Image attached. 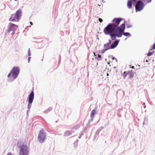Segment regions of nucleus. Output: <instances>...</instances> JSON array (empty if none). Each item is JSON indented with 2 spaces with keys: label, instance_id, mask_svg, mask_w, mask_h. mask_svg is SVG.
I'll list each match as a JSON object with an SVG mask.
<instances>
[{
  "label": "nucleus",
  "instance_id": "f257e3e1",
  "mask_svg": "<svg viewBox=\"0 0 155 155\" xmlns=\"http://www.w3.org/2000/svg\"><path fill=\"white\" fill-rule=\"evenodd\" d=\"M103 31L105 35L110 36L112 40H114L118 31L110 23L104 28Z\"/></svg>",
  "mask_w": 155,
  "mask_h": 155
},
{
  "label": "nucleus",
  "instance_id": "f03ea898",
  "mask_svg": "<svg viewBox=\"0 0 155 155\" xmlns=\"http://www.w3.org/2000/svg\"><path fill=\"white\" fill-rule=\"evenodd\" d=\"M20 72V69L18 67L13 68L7 76L8 82H12L18 77Z\"/></svg>",
  "mask_w": 155,
  "mask_h": 155
},
{
  "label": "nucleus",
  "instance_id": "7ed1b4c3",
  "mask_svg": "<svg viewBox=\"0 0 155 155\" xmlns=\"http://www.w3.org/2000/svg\"><path fill=\"white\" fill-rule=\"evenodd\" d=\"M22 15V12L21 9L17 10L15 14L11 15L9 20L10 21L18 22Z\"/></svg>",
  "mask_w": 155,
  "mask_h": 155
},
{
  "label": "nucleus",
  "instance_id": "20e7f679",
  "mask_svg": "<svg viewBox=\"0 0 155 155\" xmlns=\"http://www.w3.org/2000/svg\"><path fill=\"white\" fill-rule=\"evenodd\" d=\"M17 146L20 149L19 155H28L29 153V149L27 145L23 143H18Z\"/></svg>",
  "mask_w": 155,
  "mask_h": 155
},
{
  "label": "nucleus",
  "instance_id": "39448f33",
  "mask_svg": "<svg viewBox=\"0 0 155 155\" xmlns=\"http://www.w3.org/2000/svg\"><path fill=\"white\" fill-rule=\"evenodd\" d=\"M122 20V18H115L112 21L113 23H110L114 27L116 28V29L119 31L121 29V26L122 25H125V22H124L120 26L118 25L120 24V21Z\"/></svg>",
  "mask_w": 155,
  "mask_h": 155
},
{
  "label": "nucleus",
  "instance_id": "423d86ee",
  "mask_svg": "<svg viewBox=\"0 0 155 155\" xmlns=\"http://www.w3.org/2000/svg\"><path fill=\"white\" fill-rule=\"evenodd\" d=\"M46 133L43 129H41L39 132L38 137V140L40 143H42L45 141Z\"/></svg>",
  "mask_w": 155,
  "mask_h": 155
},
{
  "label": "nucleus",
  "instance_id": "0eeeda50",
  "mask_svg": "<svg viewBox=\"0 0 155 155\" xmlns=\"http://www.w3.org/2000/svg\"><path fill=\"white\" fill-rule=\"evenodd\" d=\"M8 29L7 31L8 33H11L12 36H13L15 31L18 27V26L11 22H9L8 25Z\"/></svg>",
  "mask_w": 155,
  "mask_h": 155
},
{
  "label": "nucleus",
  "instance_id": "6e6552de",
  "mask_svg": "<svg viewBox=\"0 0 155 155\" xmlns=\"http://www.w3.org/2000/svg\"><path fill=\"white\" fill-rule=\"evenodd\" d=\"M125 28V25H122L121 26V29L118 31L117 37H121L122 35L128 37L131 36V35L128 32H125L124 31Z\"/></svg>",
  "mask_w": 155,
  "mask_h": 155
},
{
  "label": "nucleus",
  "instance_id": "1a4fd4ad",
  "mask_svg": "<svg viewBox=\"0 0 155 155\" xmlns=\"http://www.w3.org/2000/svg\"><path fill=\"white\" fill-rule=\"evenodd\" d=\"M119 41V40L115 39V41L112 43L111 45L107 43L104 45L103 47L104 48H108V50L114 49L118 45Z\"/></svg>",
  "mask_w": 155,
  "mask_h": 155
},
{
  "label": "nucleus",
  "instance_id": "9d476101",
  "mask_svg": "<svg viewBox=\"0 0 155 155\" xmlns=\"http://www.w3.org/2000/svg\"><path fill=\"white\" fill-rule=\"evenodd\" d=\"M34 98V93L33 90L31 91L28 97V104L27 108L29 110L31 107V104L33 102Z\"/></svg>",
  "mask_w": 155,
  "mask_h": 155
},
{
  "label": "nucleus",
  "instance_id": "9b49d317",
  "mask_svg": "<svg viewBox=\"0 0 155 155\" xmlns=\"http://www.w3.org/2000/svg\"><path fill=\"white\" fill-rule=\"evenodd\" d=\"M144 6L143 2L140 0L138 1L136 3V12L142 10Z\"/></svg>",
  "mask_w": 155,
  "mask_h": 155
},
{
  "label": "nucleus",
  "instance_id": "f8f14e48",
  "mask_svg": "<svg viewBox=\"0 0 155 155\" xmlns=\"http://www.w3.org/2000/svg\"><path fill=\"white\" fill-rule=\"evenodd\" d=\"M134 2L133 5L135 7L136 9V0H128L127 3V8L129 9H130L131 8L133 3Z\"/></svg>",
  "mask_w": 155,
  "mask_h": 155
},
{
  "label": "nucleus",
  "instance_id": "ddd939ff",
  "mask_svg": "<svg viewBox=\"0 0 155 155\" xmlns=\"http://www.w3.org/2000/svg\"><path fill=\"white\" fill-rule=\"evenodd\" d=\"M74 132V131L73 130H67L65 132L64 135L65 136H68L70 135Z\"/></svg>",
  "mask_w": 155,
  "mask_h": 155
},
{
  "label": "nucleus",
  "instance_id": "4468645a",
  "mask_svg": "<svg viewBox=\"0 0 155 155\" xmlns=\"http://www.w3.org/2000/svg\"><path fill=\"white\" fill-rule=\"evenodd\" d=\"M52 109V107H50L48 108V109H47L45 110L44 112L43 113L44 114H46L51 111Z\"/></svg>",
  "mask_w": 155,
  "mask_h": 155
},
{
  "label": "nucleus",
  "instance_id": "2eb2a0df",
  "mask_svg": "<svg viewBox=\"0 0 155 155\" xmlns=\"http://www.w3.org/2000/svg\"><path fill=\"white\" fill-rule=\"evenodd\" d=\"M132 70H131V71H125L124 73V79L126 77L127 75L129 74L130 73V72H132Z\"/></svg>",
  "mask_w": 155,
  "mask_h": 155
},
{
  "label": "nucleus",
  "instance_id": "dca6fc26",
  "mask_svg": "<svg viewBox=\"0 0 155 155\" xmlns=\"http://www.w3.org/2000/svg\"><path fill=\"white\" fill-rule=\"evenodd\" d=\"M96 112V111L94 109L92 110L91 112V117H94V116Z\"/></svg>",
  "mask_w": 155,
  "mask_h": 155
},
{
  "label": "nucleus",
  "instance_id": "f3484780",
  "mask_svg": "<svg viewBox=\"0 0 155 155\" xmlns=\"http://www.w3.org/2000/svg\"><path fill=\"white\" fill-rule=\"evenodd\" d=\"M80 127V126L79 125H77L72 128V127L70 129L71 130L74 129V130H77Z\"/></svg>",
  "mask_w": 155,
  "mask_h": 155
},
{
  "label": "nucleus",
  "instance_id": "a211bd4d",
  "mask_svg": "<svg viewBox=\"0 0 155 155\" xmlns=\"http://www.w3.org/2000/svg\"><path fill=\"white\" fill-rule=\"evenodd\" d=\"M95 59L97 60L98 61H100L102 60V58L101 55L98 54L97 56L95 58Z\"/></svg>",
  "mask_w": 155,
  "mask_h": 155
},
{
  "label": "nucleus",
  "instance_id": "6ab92c4d",
  "mask_svg": "<svg viewBox=\"0 0 155 155\" xmlns=\"http://www.w3.org/2000/svg\"><path fill=\"white\" fill-rule=\"evenodd\" d=\"M78 140L77 139L73 144L74 145V146L75 148H76L78 146Z\"/></svg>",
  "mask_w": 155,
  "mask_h": 155
},
{
  "label": "nucleus",
  "instance_id": "aec40b11",
  "mask_svg": "<svg viewBox=\"0 0 155 155\" xmlns=\"http://www.w3.org/2000/svg\"><path fill=\"white\" fill-rule=\"evenodd\" d=\"M154 53V51H152V52L149 51L147 54L148 56H150L152 55Z\"/></svg>",
  "mask_w": 155,
  "mask_h": 155
},
{
  "label": "nucleus",
  "instance_id": "412c9836",
  "mask_svg": "<svg viewBox=\"0 0 155 155\" xmlns=\"http://www.w3.org/2000/svg\"><path fill=\"white\" fill-rule=\"evenodd\" d=\"M99 134V133H98L97 132H95V135L94 136V139H95L97 137Z\"/></svg>",
  "mask_w": 155,
  "mask_h": 155
},
{
  "label": "nucleus",
  "instance_id": "4be33fe9",
  "mask_svg": "<svg viewBox=\"0 0 155 155\" xmlns=\"http://www.w3.org/2000/svg\"><path fill=\"white\" fill-rule=\"evenodd\" d=\"M107 49L108 48H104V49L101 50V53L103 54L106 51L108 50Z\"/></svg>",
  "mask_w": 155,
  "mask_h": 155
},
{
  "label": "nucleus",
  "instance_id": "5701e85b",
  "mask_svg": "<svg viewBox=\"0 0 155 155\" xmlns=\"http://www.w3.org/2000/svg\"><path fill=\"white\" fill-rule=\"evenodd\" d=\"M84 132L83 131H82L81 133L80 134L79 137H78V138L79 139H81V137L82 136V135H83V134H84Z\"/></svg>",
  "mask_w": 155,
  "mask_h": 155
},
{
  "label": "nucleus",
  "instance_id": "b1692460",
  "mask_svg": "<svg viewBox=\"0 0 155 155\" xmlns=\"http://www.w3.org/2000/svg\"><path fill=\"white\" fill-rule=\"evenodd\" d=\"M102 127H100L96 131V132H97L98 133H99V132H100L101 130H102Z\"/></svg>",
  "mask_w": 155,
  "mask_h": 155
},
{
  "label": "nucleus",
  "instance_id": "393cba45",
  "mask_svg": "<svg viewBox=\"0 0 155 155\" xmlns=\"http://www.w3.org/2000/svg\"><path fill=\"white\" fill-rule=\"evenodd\" d=\"M131 72H130V73L129 74H130V77L131 78H133V76H134L133 73H132Z\"/></svg>",
  "mask_w": 155,
  "mask_h": 155
},
{
  "label": "nucleus",
  "instance_id": "a878e982",
  "mask_svg": "<svg viewBox=\"0 0 155 155\" xmlns=\"http://www.w3.org/2000/svg\"><path fill=\"white\" fill-rule=\"evenodd\" d=\"M28 55L29 56H30L31 55V52L30 51V49L29 48L28 51Z\"/></svg>",
  "mask_w": 155,
  "mask_h": 155
},
{
  "label": "nucleus",
  "instance_id": "bb28decb",
  "mask_svg": "<svg viewBox=\"0 0 155 155\" xmlns=\"http://www.w3.org/2000/svg\"><path fill=\"white\" fill-rule=\"evenodd\" d=\"M147 3H150L151 2L152 0H144Z\"/></svg>",
  "mask_w": 155,
  "mask_h": 155
},
{
  "label": "nucleus",
  "instance_id": "cd10ccee",
  "mask_svg": "<svg viewBox=\"0 0 155 155\" xmlns=\"http://www.w3.org/2000/svg\"><path fill=\"white\" fill-rule=\"evenodd\" d=\"M98 21L100 22H102L103 21L102 19L101 18H99L98 19Z\"/></svg>",
  "mask_w": 155,
  "mask_h": 155
},
{
  "label": "nucleus",
  "instance_id": "c85d7f7f",
  "mask_svg": "<svg viewBox=\"0 0 155 155\" xmlns=\"http://www.w3.org/2000/svg\"><path fill=\"white\" fill-rule=\"evenodd\" d=\"M108 42H108L107 43L110 44V45L112 44V41L111 40L109 39L108 40Z\"/></svg>",
  "mask_w": 155,
  "mask_h": 155
},
{
  "label": "nucleus",
  "instance_id": "c756f323",
  "mask_svg": "<svg viewBox=\"0 0 155 155\" xmlns=\"http://www.w3.org/2000/svg\"><path fill=\"white\" fill-rule=\"evenodd\" d=\"M30 111L28 109L27 110V116L28 117V112Z\"/></svg>",
  "mask_w": 155,
  "mask_h": 155
},
{
  "label": "nucleus",
  "instance_id": "7c9ffc66",
  "mask_svg": "<svg viewBox=\"0 0 155 155\" xmlns=\"http://www.w3.org/2000/svg\"><path fill=\"white\" fill-rule=\"evenodd\" d=\"M6 155H14L13 153H12L9 152H8Z\"/></svg>",
  "mask_w": 155,
  "mask_h": 155
},
{
  "label": "nucleus",
  "instance_id": "2f4dec72",
  "mask_svg": "<svg viewBox=\"0 0 155 155\" xmlns=\"http://www.w3.org/2000/svg\"><path fill=\"white\" fill-rule=\"evenodd\" d=\"M112 59L113 60H115L117 62V59H116L115 57H112Z\"/></svg>",
  "mask_w": 155,
  "mask_h": 155
},
{
  "label": "nucleus",
  "instance_id": "473e14b6",
  "mask_svg": "<svg viewBox=\"0 0 155 155\" xmlns=\"http://www.w3.org/2000/svg\"><path fill=\"white\" fill-rule=\"evenodd\" d=\"M152 49H155V43L152 46Z\"/></svg>",
  "mask_w": 155,
  "mask_h": 155
},
{
  "label": "nucleus",
  "instance_id": "72a5a7b5",
  "mask_svg": "<svg viewBox=\"0 0 155 155\" xmlns=\"http://www.w3.org/2000/svg\"><path fill=\"white\" fill-rule=\"evenodd\" d=\"M31 58V57L29 56L28 58V63L30 62Z\"/></svg>",
  "mask_w": 155,
  "mask_h": 155
},
{
  "label": "nucleus",
  "instance_id": "f704fd0d",
  "mask_svg": "<svg viewBox=\"0 0 155 155\" xmlns=\"http://www.w3.org/2000/svg\"><path fill=\"white\" fill-rule=\"evenodd\" d=\"M131 26H132L131 25H129L127 26V28H130V27H131Z\"/></svg>",
  "mask_w": 155,
  "mask_h": 155
},
{
  "label": "nucleus",
  "instance_id": "c9c22d12",
  "mask_svg": "<svg viewBox=\"0 0 155 155\" xmlns=\"http://www.w3.org/2000/svg\"><path fill=\"white\" fill-rule=\"evenodd\" d=\"M94 117H91V121H92L93 120V119H94Z\"/></svg>",
  "mask_w": 155,
  "mask_h": 155
},
{
  "label": "nucleus",
  "instance_id": "e433bc0d",
  "mask_svg": "<svg viewBox=\"0 0 155 155\" xmlns=\"http://www.w3.org/2000/svg\"><path fill=\"white\" fill-rule=\"evenodd\" d=\"M130 68H131L132 69L134 68V66H131V67H130Z\"/></svg>",
  "mask_w": 155,
  "mask_h": 155
},
{
  "label": "nucleus",
  "instance_id": "4c0bfd02",
  "mask_svg": "<svg viewBox=\"0 0 155 155\" xmlns=\"http://www.w3.org/2000/svg\"><path fill=\"white\" fill-rule=\"evenodd\" d=\"M30 24H31V25H33V23H32V22H30Z\"/></svg>",
  "mask_w": 155,
  "mask_h": 155
},
{
  "label": "nucleus",
  "instance_id": "58836bf2",
  "mask_svg": "<svg viewBox=\"0 0 155 155\" xmlns=\"http://www.w3.org/2000/svg\"><path fill=\"white\" fill-rule=\"evenodd\" d=\"M121 90H119L117 91V93H118V92H119V91H120Z\"/></svg>",
  "mask_w": 155,
  "mask_h": 155
},
{
  "label": "nucleus",
  "instance_id": "ea45409f",
  "mask_svg": "<svg viewBox=\"0 0 155 155\" xmlns=\"http://www.w3.org/2000/svg\"><path fill=\"white\" fill-rule=\"evenodd\" d=\"M94 55L95 56H96V54L95 53H94Z\"/></svg>",
  "mask_w": 155,
  "mask_h": 155
},
{
  "label": "nucleus",
  "instance_id": "a19ab883",
  "mask_svg": "<svg viewBox=\"0 0 155 155\" xmlns=\"http://www.w3.org/2000/svg\"><path fill=\"white\" fill-rule=\"evenodd\" d=\"M102 2H103L104 3L105 2H104V0H102Z\"/></svg>",
  "mask_w": 155,
  "mask_h": 155
},
{
  "label": "nucleus",
  "instance_id": "79ce46f5",
  "mask_svg": "<svg viewBox=\"0 0 155 155\" xmlns=\"http://www.w3.org/2000/svg\"><path fill=\"white\" fill-rule=\"evenodd\" d=\"M123 94H124V91H123Z\"/></svg>",
  "mask_w": 155,
  "mask_h": 155
},
{
  "label": "nucleus",
  "instance_id": "37998d69",
  "mask_svg": "<svg viewBox=\"0 0 155 155\" xmlns=\"http://www.w3.org/2000/svg\"><path fill=\"white\" fill-rule=\"evenodd\" d=\"M108 64H110V62L108 63Z\"/></svg>",
  "mask_w": 155,
  "mask_h": 155
},
{
  "label": "nucleus",
  "instance_id": "c03bdc74",
  "mask_svg": "<svg viewBox=\"0 0 155 155\" xmlns=\"http://www.w3.org/2000/svg\"><path fill=\"white\" fill-rule=\"evenodd\" d=\"M146 61V62H148V61H147V60Z\"/></svg>",
  "mask_w": 155,
  "mask_h": 155
},
{
  "label": "nucleus",
  "instance_id": "a18cd8bd",
  "mask_svg": "<svg viewBox=\"0 0 155 155\" xmlns=\"http://www.w3.org/2000/svg\"><path fill=\"white\" fill-rule=\"evenodd\" d=\"M15 1H17V0H15Z\"/></svg>",
  "mask_w": 155,
  "mask_h": 155
},
{
  "label": "nucleus",
  "instance_id": "49530a36",
  "mask_svg": "<svg viewBox=\"0 0 155 155\" xmlns=\"http://www.w3.org/2000/svg\"><path fill=\"white\" fill-rule=\"evenodd\" d=\"M98 5V6H100L99 5Z\"/></svg>",
  "mask_w": 155,
  "mask_h": 155
}]
</instances>
